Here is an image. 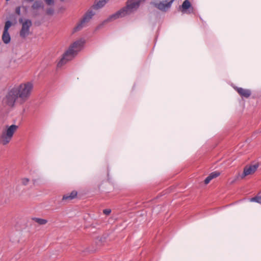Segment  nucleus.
Instances as JSON below:
<instances>
[{"label":"nucleus","instance_id":"nucleus-1","mask_svg":"<svg viewBox=\"0 0 261 261\" xmlns=\"http://www.w3.org/2000/svg\"><path fill=\"white\" fill-rule=\"evenodd\" d=\"M84 43L85 41L82 39L75 41L63 54L62 58L58 62L57 66L61 67L68 61L72 60L77 53L82 49Z\"/></svg>","mask_w":261,"mask_h":261},{"label":"nucleus","instance_id":"nucleus-2","mask_svg":"<svg viewBox=\"0 0 261 261\" xmlns=\"http://www.w3.org/2000/svg\"><path fill=\"white\" fill-rule=\"evenodd\" d=\"M14 88L18 95L19 103L21 105L27 101L31 96L34 84L32 81L27 82L14 86Z\"/></svg>","mask_w":261,"mask_h":261},{"label":"nucleus","instance_id":"nucleus-3","mask_svg":"<svg viewBox=\"0 0 261 261\" xmlns=\"http://www.w3.org/2000/svg\"><path fill=\"white\" fill-rule=\"evenodd\" d=\"M146 0H128L126 7L123 8L115 14L111 16L109 19L110 20L116 19L130 14L139 7L141 3L144 2Z\"/></svg>","mask_w":261,"mask_h":261},{"label":"nucleus","instance_id":"nucleus-4","mask_svg":"<svg viewBox=\"0 0 261 261\" xmlns=\"http://www.w3.org/2000/svg\"><path fill=\"white\" fill-rule=\"evenodd\" d=\"M18 126L15 124H12L8 126L7 129L2 132L0 137V143L4 145L8 144L11 140L14 133L17 129Z\"/></svg>","mask_w":261,"mask_h":261},{"label":"nucleus","instance_id":"nucleus-5","mask_svg":"<svg viewBox=\"0 0 261 261\" xmlns=\"http://www.w3.org/2000/svg\"><path fill=\"white\" fill-rule=\"evenodd\" d=\"M3 101L5 103L10 107H14L17 102L19 103L18 95L14 87L8 90Z\"/></svg>","mask_w":261,"mask_h":261},{"label":"nucleus","instance_id":"nucleus-6","mask_svg":"<svg viewBox=\"0 0 261 261\" xmlns=\"http://www.w3.org/2000/svg\"><path fill=\"white\" fill-rule=\"evenodd\" d=\"M19 22L22 24V28L20 31V36L21 37L25 38L30 34V29L32 25V21L29 19H25L23 21L22 18H20Z\"/></svg>","mask_w":261,"mask_h":261},{"label":"nucleus","instance_id":"nucleus-7","mask_svg":"<svg viewBox=\"0 0 261 261\" xmlns=\"http://www.w3.org/2000/svg\"><path fill=\"white\" fill-rule=\"evenodd\" d=\"M94 15V13L92 10L88 11L85 14L80 23H78L77 25L74 28V31L76 32L80 30L85 25L86 23L90 21Z\"/></svg>","mask_w":261,"mask_h":261},{"label":"nucleus","instance_id":"nucleus-8","mask_svg":"<svg viewBox=\"0 0 261 261\" xmlns=\"http://www.w3.org/2000/svg\"><path fill=\"white\" fill-rule=\"evenodd\" d=\"M258 167V164H255L250 166H246L243 171L242 177H244L247 175L254 173Z\"/></svg>","mask_w":261,"mask_h":261},{"label":"nucleus","instance_id":"nucleus-9","mask_svg":"<svg viewBox=\"0 0 261 261\" xmlns=\"http://www.w3.org/2000/svg\"><path fill=\"white\" fill-rule=\"evenodd\" d=\"M174 0H171L169 2L166 3L164 2H160L159 3H156L154 6L159 10L162 11H166V9L169 8Z\"/></svg>","mask_w":261,"mask_h":261},{"label":"nucleus","instance_id":"nucleus-10","mask_svg":"<svg viewBox=\"0 0 261 261\" xmlns=\"http://www.w3.org/2000/svg\"><path fill=\"white\" fill-rule=\"evenodd\" d=\"M237 90L239 94L242 97L248 98L251 95V91L248 89H244L242 88H238Z\"/></svg>","mask_w":261,"mask_h":261},{"label":"nucleus","instance_id":"nucleus-11","mask_svg":"<svg viewBox=\"0 0 261 261\" xmlns=\"http://www.w3.org/2000/svg\"><path fill=\"white\" fill-rule=\"evenodd\" d=\"M181 8H182L181 11L182 13L187 12V10L188 9H191V12L193 11V8L192 7L191 4L189 0H185L183 2V3L181 5Z\"/></svg>","mask_w":261,"mask_h":261},{"label":"nucleus","instance_id":"nucleus-12","mask_svg":"<svg viewBox=\"0 0 261 261\" xmlns=\"http://www.w3.org/2000/svg\"><path fill=\"white\" fill-rule=\"evenodd\" d=\"M77 192L72 191L70 194H67L63 196V200H72L77 196Z\"/></svg>","mask_w":261,"mask_h":261},{"label":"nucleus","instance_id":"nucleus-13","mask_svg":"<svg viewBox=\"0 0 261 261\" xmlns=\"http://www.w3.org/2000/svg\"><path fill=\"white\" fill-rule=\"evenodd\" d=\"M2 40L3 42L6 44H8L10 42L11 38L8 32H3V34L2 35Z\"/></svg>","mask_w":261,"mask_h":261},{"label":"nucleus","instance_id":"nucleus-14","mask_svg":"<svg viewBox=\"0 0 261 261\" xmlns=\"http://www.w3.org/2000/svg\"><path fill=\"white\" fill-rule=\"evenodd\" d=\"M108 0H96V4L94 7L97 8H100L102 7L107 2Z\"/></svg>","mask_w":261,"mask_h":261},{"label":"nucleus","instance_id":"nucleus-15","mask_svg":"<svg viewBox=\"0 0 261 261\" xmlns=\"http://www.w3.org/2000/svg\"><path fill=\"white\" fill-rule=\"evenodd\" d=\"M32 220L40 225H44L47 222V220L39 218L34 217L32 218Z\"/></svg>","mask_w":261,"mask_h":261},{"label":"nucleus","instance_id":"nucleus-16","mask_svg":"<svg viewBox=\"0 0 261 261\" xmlns=\"http://www.w3.org/2000/svg\"><path fill=\"white\" fill-rule=\"evenodd\" d=\"M32 8L33 9H38L39 8H43L42 3L40 1H35L32 5Z\"/></svg>","mask_w":261,"mask_h":261},{"label":"nucleus","instance_id":"nucleus-17","mask_svg":"<svg viewBox=\"0 0 261 261\" xmlns=\"http://www.w3.org/2000/svg\"><path fill=\"white\" fill-rule=\"evenodd\" d=\"M250 201L255 202L261 204V196H256L254 197H252L250 199Z\"/></svg>","mask_w":261,"mask_h":261},{"label":"nucleus","instance_id":"nucleus-18","mask_svg":"<svg viewBox=\"0 0 261 261\" xmlns=\"http://www.w3.org/2000/svg\"><path fill=\"white\" fill-rule=\"evenodd\" d=\"M11 22L9 20H8L6 22L4 30V31L8 32V30L10 28V27L11 26Z\"/></svg>","mask_w":261,"mask_h":261},{"label":"nucleus","instance_id":"nucleus-19","mask_svg":"<svg viewBox=\"0 0 261 261\" xmlns=\"http://www.w3.org/2000/svg\"><path fill=\"white\" fill-rule=\"evenodd\" d=\"M220 175V173L218 171H214L212 172L209 175L211 176V178L213 179L214 178H216L219 176Z\"/></svg>","mask_w":261,"mask_h":261},{"label":"nucleus","instance_id":"nucleus-20","mask_svg":"<svg viewBox=\"0 0 261 261\" xmlns=\"http://www.w3.org/2000/svg\"><path fill=\"white\" fill-rule=\"evenodd\" d=\"M29 182V179L28 178H23L21 179L22 184L25 186L28 185Z\"/></svg>","mask_w":261,"mask_h":261},{"label":"nucleus","instance_id":"nucleus-21","mask_svg":"<svg viewBox=\"0 0 261 261\" xmlns=\"http://www.w3.org/2000/svg\"><path fill=\"white\" fill-rule=\"evenodd\" d=\"M212 180V179L211 178V176L210 175H208L204 180V184L207 185L208 184L210 181L211 180Z\"/></svg>","mask_w":261,"mask_h":261},{"label":"nucleus","instance_id":"nucleus-22","mask_svg":"<svg viewBox=\"0 0 261 261\" xmlns=\"http://www.w3.org/2000/svg\"><path fill=\"white\" fill-rule=\"evenodd\" d=\"M15 12L18 15H20L21 14V7L19 6L16 8Z\"/></svg>","mask_w":261,"mask_h":261},{"label":"nucleus","instance_id":"nucleus-23","mask_svg":"<svg viewBox=\"0 0 261 261\" xmlns=\"http://www.w3.org/2000/svg\"><path fill=\"white\" fill-rule=\"evenodd\" d=\"M54 9L53 8L48 9L46 10V13L48 15H52L54 13Z\"/></svg>","mask_w":261,"mask_h":261},{"label":"nucleus","instance_id":"nucleus-24","mask_svg":"<svg viewBox=\"0 0 261 261\" xmlns=\"http://www.w3.org/2000/svg\"><path fill=\"white\" fill-rule=\"evenodd\" d=\"M45 3L48 5H53L54 4V1L53 0H44Z\"/></svg>","mask_w":261,"mask_h":261},{"label":"nucleus","instance_id":"nucleus-25","mask_svg":"<svg viewBox=\"0 0 261 261\" xmlns=\"http://www.w3.org/2000/svg\"><path fill=\"white\" fill-rule=\"evenodd\" d=\"M111 212V210L110 209H105L103 211V214L106 215H109Z\"/></svg>","mask_w":261,"mask_h":261}]
</instances>
